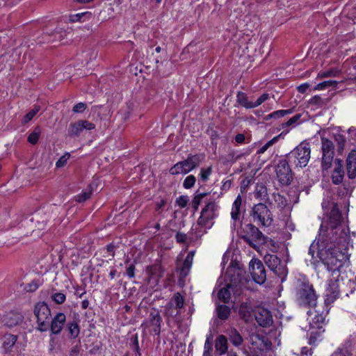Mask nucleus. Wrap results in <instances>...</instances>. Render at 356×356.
<instances>
[{
    "label": "nucleus",
    "instance_id": "12",
    "mask_svg": "<svg viewBox=\"0 0 356 356\" xmlns=\"http://www.w3.org/2000/svg\"><path fill=\"white\" fill-rule=\"evenodd\" d=\"M321 168L322 170H327L331 168L334 156V145L332 140L325 137H321Z\"/></svg>",
    "mask_w": 356,
    "mask_h": 356
},
{
    "label": "nucleus",
    "instance_id": "27",
    "mask_svg": "<svg viewBox=\"0 0 356 356\" xmlns=\"http://www.w3.org/2000/svg\"><path fill=\"white\" fill-rule=\"evenodd\" d=\"M236 101L241 106L246 109L254 108V102L250 101L247 95L243 92L239 91L237 92Z\"/></svg>",
    "mask_w": 356,
    "mask_h": 356
},
{
    "label": "nucleus",
    "instance_id": "39",
    "mask_svg": "<svg viewBox=\"0 0 356 356\" xmlns=\"http://www.w3.org/2000/svg\"><path fill=\"white\" fill-rule=\"evenodd\" d=\"M41 134V128L39 126L35 127L34 130L29 135L27 140L32 145L38 143Z\"/></svg>",
    "mask_w": 356,
    "mask_h": 356
},
{
    "label": "nucleus",
    "instance_id": "25",
    "mask_svg": "<svg viewBox=\"0 0 356 356\" xmlns=\"http://www.w3.org/2000/svg\"><path fill=\"white\" fill-rule=\"evenodd\" d=\"M254 197L260 200H266L270 205H273V202L268 198V189L263 184H257L254 192Z\"/></svg>",
    "mask_w": 356,
    "mask_h": 356
},
{
    "label": "nucleus",
    "instance_id": "19",
    "mask_svg": "<svg viewBox=\"0 0 356 356\" xmlns=\"http://www.w3.org/2000/svg\"><path fill=\"white\" fill-rule=\"evenodd\" d=\"M341 213L339 211L337 204L333 202L329 215V221L326 222L327 224V226L330 229H334L336 230L337 226L341 223Z\"/></svg>",
    "mask_w": 356,
    "mask_h": 356
},
{
    "label": "nucleus",
    "instance_id": "46",
    "mask_svg": "<svg viewBox=\"0 0 356 356\" xmlns=\"http://www.w3.org/2000/svg\"><path fill=\"white\" fill-rule=\"evenodd\" d=\"M180 314V312L178 309L173 307L172 304H169L165 309V315L168 317L175 318Z\"/></svg>",
    "mask_w": 356,
    "mask_h": 356
},
{
    "label": "nucleus",
    "instance_id": "16",
    "mask_svg": "<svg viewBox=\"0 0 356 356\" xmlns=\"http://www.w3.org/2000/svg\"><path fill=\"white\" fill-rule=\"evenodd\" d=\"M339 296V281L337 278L331 279L328 281L326 289L325 304L330 305Z\"/></svg>",
    "mask_w": 356,
    "mask_h": 356
},
{
    "label": "nucleus",
    "instance_id": "48",
    "mask_svg": "<svg viewBox=\"0 0 356 356\" xmlns=\"http://www.w3.org/2000/svg\"><path fill=\"white\" fill-rule=\"evenodd\" d=\"M339 71L337 70H329L325 72H320L318 74L317 78L323 79L325 77H332L337 76Z\"/></svg>",
    "mask_w": 356,
    "mask_h": 356
},
{
    "label": "nucleus",
    "instance_id": "26",
    "mask_svg": "<svg viewBox=\"0 0 356 356\" xmlns=\"http://www.w3.org/2000/svg\"><path fill=\"white\" fill-rule=\"evenodd\" d=\"M215 348L220 355H224L227 351V339L225 336L220 334L216 338Z\"/></svg>",
    "mask_w": 356,
    "mask_h": 356
},
{
    "label": "nucleus",
    "instance_id": "28",
    "mask_svg": "<svg viewBox=\"0 0 356 356\" xmlns=\"http://www.w3.org/2000/svg\"><path fill=\"white\" fill-rule=\"evenodd\" d=\"M252 307L248 302H243L239 307V315L245 322H248L252 317Z\"/></svg>",
    "mask_w": 356,
    "mask_h": 356
},
{
    "label": "nucleus",
    "instance_id": "36",
    "mask_svg": "<svg viewBox=\"0 0 356 356\" xmlns=\"http://www.w3.org/2000/svg\"><path fill=\"white\" fill-rule=\"evenodd\" d=\"M334 142L337 143V150L339 152H342L344 149L346 139L345 136L341 134H335L333 135Z\"/></svg>",
    "mask_w": 356,
    "mask_h": 356
},
{
    "label": "nucleus",
    "instance_id": "33",
    "mask_svg": "<svg viewBox=\"0 0 356 356\" xmlns=\"http://www.w3.org/2000/svg\"><path fill=\"white\" fill-rule=\"evenodd\" d=\"M293 112V108H290V109H287V110H278V111H274V112L267 115L264 118V120H269L272 118L278 119V118H282L286 115L291 114Z\"/></svg>",
    "mask_w": 356,
    "mask_h": 356
},
{
    "label": "nucleus",
    "instance_id": "1",
    "mask_svg": "<svg viewBox=\"0 0 356 356\" xmlns=\"http://www.w3.org/2000/svg\"><path fill=\"white\" fill-rule=\"evenodd\" d=\"M318 256L329 271H332L333 274H337V277L339 276V269L348 259L347 255L339 251L338 248L331 251L321 250L318 253Z\"/></svg>",
    "mask_w": 356,
    "mask_h": 356
},
{
    "label": "nucleus",
    "instance_id": "43",
    "mask_svg": "<svg viewBox=\"0 0 356 356\" xmlns=\"http://www.w3.org/2000/svg\"><path fill=\"white\" fill-rule=\"evenodd\" d=\"M282 134H280L277 136H275L274 138H273L271 140H270L269 141H268L265 145H264L262 147H261L258 150H257V154H263L264 153L270 146H272L273 144H275V143H277L280 138V137L281 136Z\"/></svg>",
    "mask_w": 356,
    "mask_h": 356
},
{
    "label": "nucleus",
    "instance_id": "9",
    "mask_svg": "<svg viewBox=\"0 0 356 356\" xmlns=\"http://www.w3.org/2000/svg\"><path fill=\"white\" fill-rule=\"evenodd\" d=\"M203 157L199 154H190L188 158L179 161L170 169V173L172 175L179 174H187L194 168L200 165Z\"/></svg>",
    "mask_w": 356,
    "mask_h": 356
},
{
    "label": "nucleus",
    "instance_id": "7",
    "mask_svg": "<svg viewBox=\"0 0 356 356\" xmlns=\"http://www.w3.org/2000/svg\"><path fill=\"white\" fill-rule=\"evenodd\" d=\"M290 161L285 156H281L277 162L275 164V172L277 181L284 186H289L291 184L293 178V173L289 165Z\"/></svg>",
    "mask_w": 356,
    "mask_h": 356
},
{
    "label": "nucleus",
    "instance_id": "30",
    "mask_svg": "<svg viewBox=\"0 0 356 356\" xmlns=\"http://www.w3.org/2000/svg\"><path fill=\"white\" fill-rule=\"evenodd\" d=\"M351 351V343L349 340L346 341L342 346L337 348L331 356H348Z\"/></svg>",
    "mask_w": 356,
    "mask_h": 356
},
{
    "label": "nucleus",
    "instance_id": "38",
    "mask_svg": "<svg viewBox=\"0 0 356 356\" xmlns=\"http://www.w3.org/2000/svg\"><path fill=\"white\" fill-rule=\"evenodd\" d=\"M338 81L333 80L325 81L318 83L314 87V90H321L329 88H336L338 85Z\"/></svg>",
    "mask_w": 356,
    "mask_h": 356
},
{
    "label": "nucleus",
    "instance_id": "8",
    "mask_svg": "<svg viewBox=\"0 0 356 356\" xmlns=\"http://www.w3.org/2000/svg\"><path fill=\"white\" fill-rule=\"evenodd\" d=\"M247 281V279L245 277H242L238 271L236 273H234L231 276L230 282L227 284V287H223L218 291V298L225 303L228 302L231 297L229 288L236 289V291L242 290L246 287L245 284Z\"/></svg>",
    "mask_w": 356,
    "mask_h": 356
},
{
    "label": "nucleus",
    "instance_id": "10",
    "mask_svg": "<svg viewBox=\"0 0 356 356\" xmlns=\"http://www.w3.org/2000/svg\"><path fill=\"white\" fill-rule=\"evenodd\" d=\"M34 314L37 318L38 330L45 332L49 329L51 311L47 304L44 302L37 303L34 308Z\"/></svg>",
    "mask_w": 356,
    "mask_h": 356
},
{
    "label": "nucleus",
    "instance_id": "49",
    "mask_svg": "<svg viewBox=\"0 0 356 356\" xmlns=\"http://www.w3.org/2000/svg\"><path fill=\"white\" fill-rule=\"evenodd\" d=\"M211 172L212 168L211 166L207 168H201L200 175L202 181L204 182L207 181L209 179Z\"/></svg>",
    "mask_w": 356,
    "mask_h": 356
},
{
    "label": "nucleus",
    "instance_id": "29",
    "mask_svg": "<svg viewBox=\"0 0 356 356\" xmlns=\"http://www.w3.org/2000/svg\"><path fill=\"white\" fill-rule=\"evenodd\" d=\"M209 228L205 226L198 225V220L197 225L191 228V241L197 240L200 238L206 232Z\"/></svg>",
    "mask_w": 356,
    "mask_h": 356
},
{
    "label": "nucleus",
    "instance_id": "15",
    "mask_svg": "<svg viewBox=\"0 0 356 356\" xmlns=\"http://www.w3.org/2000/svg\"><path fill=\"white\" fill-rule=\"evenodd\" d=\"M95 127V124L87 120H79L74 123H70L68 129V135L70 137H77L84 130H92Z\"/></svg>",
    "mask_w": 356,
    "mask_h": 356
},
{
    "label": "nucleus",
    "instance_id": "4",
    "mask_svg": "<svg viewBox=\"0 0 356 356\" xmlns=\"http://www.w3.org/2000/svg\"><path fill=\"white\" fill-rule=\"evenodd\" d=\"M241 238L254 250L259 248L260 245L266 243V237L257 227L252 223L241 227Z\"/></svg>",
    "mask_w": 356,
    "mask_h": 356
},
{
    "label": "nucleus",
    "instance_id": "59",
    "mask_svg": "<svg viewBox=\"0 0 356 356\" xmlns=\"http://www.w3.org/2000/svg\"><path fill=\"white\" fill-rule=\"evenodd\" d=\"M35 115H33V112H31V111H30L26 115H24L23 120H22V123L23 124L28 123L33 118V117Z\"/></svg>",
    "mask_w": 356,
    "mask_h": 356
},
{
    "label": "nucleus",
    "instance_id": "13",
    "mask_svg": "<svg viewBox=\"0 0 356 356\" xmlns=\"http://www.w3.org/2000/svg\"><path fill=\"white\" fill-rule=\"evenodd\" d=\"M218 205L215 202H208L201 211V215L198 218V225L211 228L213 224V219L216 217V212Z\"/></svg>",
    "mask_w": 356,
    "mask_h": 356
},
{
    "label": "nucleus",
    "instance_id": "52",
    "mask_svg": "<svg viewBox=\"0 0 356 356\" xmlns=\"http://www.w3.org/2000/svg\"><path fill=\"white\" fill-rule=\"evenodd\" d=\"M188 202V197L186 195H181L176 200V203L180 208H184L187 206Z\"/></svg>",
    "mask_w": 356,
    "mask_h": 356
},
{
    "label": "nucleus",
    "instance_id": "64",
    "mask_svg": "<svg viewBox=\"0 0 356 356\" xmlns=\"http://www.w3.org/2000/svg\"><path fill=\"white\" fill-rule=\"evenodd\" d=\"M300 355L302 356H309L312 355L311 349L305 346L301 348Z\"/></svg>",
    "mask_w": 356,
    "mask_h": 356
},
{
    "label": "nucleus",
    "instance_id": "60",
    "mask_svg": "<svg viewBox=\"0 0 356 356\" xmlns=\"http://www.w3.org/2000/svg\"><path fill=\"white\" fill-rule=\"evenodd\" d=\"M320 335L317 332H312L309 337V343H314L319 338Z\"/></svg>",
    "mask_w": 356,
    "mask_h": 356
},
{
    "label": "nucleus",
    "instance_id": "37",
    "mask_svg": "<svg viewBox=\"0 0 356 356\" xmlns=\"http://www.w3.org/2000/svg\"><path fill=\"white\" fill-rule=\"evenodd\" d=\"M316 314L313 318V323L316 325V327L321 328V325H323L325 323V316L328 313V310H327L325 313H324L323 311L321 313H320L319 310H316Z\"/></svg>",
    "mask_w": 356,
    "mask_h": 356
},
{
    "label": "nucleus",
    "instance_id": "35",
    "mask_svg": "<svg viewBox=\"0 0 356 356\" xmlns=\"http://www.w3.org/2000/svg\"><path fill=\"white\" fill-rule=\"evenodd\" d=\"M273 199L275 202V206L281 210L284 209L287 205L286 199L284 196L280 195V193H274L273 194Z\"/></svg>",
    "mask_w": 356,
    "mask_h": 356
},
{
    "label": "nucleus",
    "instance_id": "3",
    "mask_svg": "<svg viewBox=\"0 0 356 356\" xmlns=\"http://www.w3.org/2000/svg\"><path fill=\"white\" fill-rule=\"evenodd\" d=\"M285 156L296 168H303L307 165L311 158L310 145L305 141L302 142Z\"/></svg>",
    "mask_w": 356,
    "mask_h": 356
},
{
    "label": "nucleus",
    "instance_id": "20",
    "mask_svg": "<svg viewBox=\"0 0 356 356\" xmlns=\"http://www.w3.org/2000/svg\"><path fill=\"white\" fill-rule=\"evenodd\" d=\"M348 177L353 179L356 177V150L352 149L346 160Z\"/></svg>",
    "mask_w": 356,
    "mask_h": 356
},
{
    "label": "nucleus",
    "instance_id": "32",
    "mask_svg": "<svg viewBox=\"0 0 356 356\" xmlns=\"http://www.w3.org/2000/svg\"><path fill=\"white\" fill-rule=\"evenodd\" d=\"M230 308L227 305H220L216 307L217 316L220 320H227L230 316Z\"/></svg>",
    "mask_w": 356,
    "mask_h": 356
},
{
    "label": "nucleus",
    "instance_id": "47",
    "mask_svg": "<svg viewBox=\"0 0 356 356\" xmlns=\"http://www.w3.org/2000/svg\"><path fill=\"white\" fill-rule=\"evenodd\" d=\"M196 181V178L194 175H188L186 177V179L184 181L183 186L186 188L189 189L194 186Z\"/></svg>",
    "mask_w": 356,
    "mask_h": 356
},
{
    "label": "nucleus",
    "instance_id": "44",
    "mask_svg": "<svg viewBox=\"0 0 356 356\" xmlns=\"http://www.w3.org/2000/svg\"><path fill=\"white\" fill-rule=\"evenodd\" d=\"M172 300L175 303V309H180L184 307V299L180 293H175L172 297Z\"/></svg>",
    "mask_w": 356,
    "mask_h": 356
},
{
    "label": "nucleus",
    "instance_id": "17",
    "mask_svg": "<svg viewBox=\"0 0 356 356\" xmlns=\"http://www.w3.org/2000/svg\"><path fill=\"white\" fill-rule=\"evenodd\" d=\"M255 320L261 327H268L273 323V316L269 310L259 307L254 314Z\"/></svg>",
    "mask_w": 356,
    "mask_h": 356
},
{
    "label": "nucleus",
    "instance_id": "24",
    "mask_svg": "<svg viewBox=\"0 0 356 356\" xmlns=\"http://www.w3.org/2000/svg\"><path fill=\"white\" fill-rule=\"evenodd\" d=\"M241 205H242V197L240 195H238L232 204V211H231V218L234 221V222L239 221L241 219Z\"/></svg>",
    "mask_w": 356,
    "mask_h": 356
},
{
    "label": "nucleus",
    "instance_id": "62",
    "mask_svg": "<svg viewBox=\"0 0 356 356\" xmlns=\"http://www.w3.org/2000/svg\"><path fill=\"white\" fill-rule=\"evenodd\" d=\"M309 84L307 83H302V84L300 85L299 86H298L297 89L299 92L304 93L309 88Z\"/></svg>",
    "mask_w": 356,
    "mask_h": 356
},
{
    "label": "nucleus",
    "instance_id": "40",
    "mask_svg": "<svg viewBox=\"0 0 356 356\" xmlns=\"http://www.w3.org/2000/svg\"><path fill=\"white\" fill-rule=\"evenodd\" d=\"M193 264V261L189 259H185L184 262L182 263L181 267L179 269L180 275L183 277H186L191 270V266Z\"/></svg>",
    "mask_w": 356,
    "mask_h": 356
},
{
    "label": "nucleus",
    "instance_id": "34",
    "mask_svg": "<svg viewBox=\"0 0 356 356\" xmlns=\"http://www.w3.org/2000/svg\"><path fill=\"white\" fill-rule=\"evenodd\" d=\"M230 341L235 346H238L243 343V338L239 332L236 329H232L229 334Z\"/></svg>",
    "mask_w": 356,
    "mask_h": 356
},
{
    "label": "nucleus",
    "instance_id": "56",
    "mask_svg": "<svg viewBox=\"0 0 356 356\" xmlns=\"http://www.w3.org/2000/svg\"><path fill=\"white\" fill-rule=\"evenodd\" d=\"M269 99V94L264 93L255 102H253L254 108H256Z\"/></svg>",
    "mask_w": 356,
    "mask_h": 356
},
{
    "label": "nucleus",
    "instance_id": "6",
    "mask_svg": "<svg viewBox=\"0 0 356 356\" xmlns=\"http://www.w3.org/2000/svg\"><path fill=\"white\" fill-rule=\"evenodd\" d=\"M250 216L259 227H268L273 221L272 212L264 203L254 204L250 212Z\"/></svg>",
    "mask_w": 356,
    "mask_h": 356
},
{
    "label": "nucleus",
    "instance_id": "58",
    "mask_svg": "<svg viewBox=\"0 0 356 356\" xmlns=\"http://www.w3.org/2000/svg\"><path fill=\"white\" fill-rule=\"evenodd\" d=\"M135 270L136 267L134 264H131L126 269V275L129 278H134L135 277Z\"/></svg>",
    "mask_w": 356,
    "mask_h": 356
},
{
    "label": "nucleus",
    "instance_id": "54",
    "mask_svg": "<svg viewBox=\"0 0 356 356\" xmlns=\"http://www.w3.org/2000/svg\"><path fill=\"white\" fill-rule=\"evenodd\" d=\"M87 108V105L85 103L79 102L75 104L72 108V111L76 113H83Z\"/></svg>",
    "mask_w": 356,
    "mask_h": 356
},
{
    "label": "nucleus",
    "instance_id": "42",
    "mask_svg": "<svg viewBox=\"0 0 356 356\" xmlns=\"http://www.w3.org/2000/svg\"><path fill=\"white\" fill-rule=\"evenodd\" d=\"M207 193H197L195 195L191 202L192 207L194 209L195 211H197L198 209V207L200 204L202 199L207 195Z\"/></svg>",
    "mask_w": 356,
    "mask_h": 356
},
{
    "label": "nucleus",
    "instance_id": "53",
    "mask_svg": "<svg viewBox=\"0 0 356 356\" xmlns=\"http://www.w3.org/2000/svg\"><path fill=\"white\" fill-rule=\"evenodd\" d=\"M52 300L57 304H62L65 300V296L63 293H56L52 296Z\"/></svg>",
    "mask_w": 356,
    "mask_h": 356
},
{
    "label": "nucleus",
    "instance_id": "51",
    "mask_svg": "<svg viewBox=\"0 0 356 356\" xmlns=\"http://www.w3.org/2000/svg\"><path fill=\"white\" fill-rule=\"evenodd\" d=\"M131 348L132 349L136 351L138 355L139 356L140 355V348H139V344H138V335L137 334H134L131 336Z\"/></svg>",
    "mask_w": 356,
    "mask_h": 356
},
{
    "label": "nucleus",
    "instance_id": "5",
    "mask_svg": "<svg viewBox=\"0 0 356 356\" xmlns=\"http://www.w3.org/2000/svg\"><path fill=\"white\" fill-rule=\"evenodd\" d=\"M296 298L301 306L315 307L318 296L312 284L308 282H301L298 285Z\"/></svg>",
    "mask_w": 356,
    "mask_h": 356
},
{
    "label": "nucleus",
    "instance_id": "23",
    "mask_svg": "<svg viewBox=\"0 0 356 356\" xmlns=\"http://www.w3.org/2000/svg\"><path fill=\"white\" fill-rule=\"evenodd\" d=\"M149 325L153 327L152 331L156 335H160L161 333V325L162 322L161 316L159 312H152L149 317Z\"/></svg>",
    "mask_w": 356,
    "mask_h": 356
},
{
    "label": "nucleus",
    "instance_id": "63",
    "mask_svg": "<svg viewBox=\"0 0 356 356\" xmlns=\"http://www.w3.org/2000/svg\"><path fill=\"white\" fill-rule=\"evenodd\" d=\"M245 136L243 134H238L235 136V141L237 143H240V144L243 143L245 142Z\"/></svg>",
    "mask_w": 356,
    "mask_h": 356
},
{
    "label": "nucleus",
    "instance_id": "55",
    "mask_svg": "<svg viewBox=\"0 0 356 356\" xmlns=\"http://www.w3.org/2000/svg\"><path fill=\"white\" fill-rule=\"evenodd\" d=\"M300 117H301L300 114L295 115L291 118H290L286 122L282 123V127L284 128V127H289V126L294 124L300 120Z\"/></svg>",
    "mask_w": 356,
    "mask_h": 356
},
{
    "label": "nucleus",
    "instance_id": "50",
    "mask_svg": "<svg viewBox=\"0 0 356 356\" xmlns=\"http://www.w3.org/2000/svg\"><path fill=\"white\" fill-rule=\"evenodd\" d=\"M70 153H65L64 155L60 156L59 159L56 163V168H62L65 166L67 163V160L70 159Z\"/></svg>",
    "mask_w": 356,
    "mask_h": 356
},
{
    "label": "nucleus",
    "instance_id": "22",
    "mask_svg": "<svg viewBox=\"0 0 356 356\" xmlns=\"http://www.w3.org/2000/svg\"><path fill=\"white\" fill-rule=\"evenodd\" d=\"M344 177V170L343 162L341 159L335 160V167L331 175V179L334 184L339 185L343 182Z\"/></svg>",
    "mask_w": 356,
    "mask_h": 356
},
{
    "label": "nucleus",
    "instance_id": "2",
    "mask_svg": "<svg viewBox=\"0 0 356 356\" xmlns=\"http://www.w3.org/2000/svg\"><path fill=\"white\" fill-rule=\"evenodd\" d=\"M317 241V250L318 253L321 250L331 251L337 248L338 242V236L337 231L334 229H330L324 222L322 223Z\"/></svg>",
    "mask_w": 356,
    "mask_h": 356
},
{
    "label": "nucleus",
    "instance_id": "11",
    "mask_svg": "<svg viewBox=\"0 0 356 356\" xmlns=\"http://www.w3.org/2000/svg\"><path fill=\"white\" fill-rule=\"evenodd\" d=\"M266 265L274 273L275 275L280 277L283 282L287 275V268L281 259L273 254H266L264 258Z\"/></svg>",
    "mask_w": 356,
    "mask_h": 356
},
{
    "label": "nucleus",
    "instance_id": "31",
    "mask_svg": "<svg viewBox=\"0 0 356 356\" xmlns=\"http://www.w3.org/2000/svg\"><path fill=\"white\" fill-rule=\"evenodd\" d=\"M67 330L69 332V337L71 339L76 338L80 332V329L78 323L75 321H68L66 324Z\"/></svg>",
    "mask_w": 356,
    "mask_h": 356
},
{
    "label": "nucleus",
    "instance_id": "57",
    "mask_svg": "<svg viewBox=\"0 0 356 356\" xmlns=\"http://www.w3.org/2000/svg\"><path fill=\"white\" fill-rule=\"evenodd\" d=\"M213 334L210 332V333L209 334L207 335V339H206V341L204 343V350H211L212 349V343H211V341L213 340Z\"/></svg>",
    "mask_w": 356,
    "mask_h": 356
},
{
    "label": "nucleus",
    "instance_id": "41",
    "mask_svg": "<svg viewBox=\"0 0 356 356\" xmlns=\"http://www.w3.org/2000/svg\"><path fill=\"white\" fill-rule=\"evenodd\" d=\"M92 191L90 188L82 191L81 193L75 196V200L77 202L82 203L89 200L91 197Z\"/></svg>",
    "mask_w": 356,
    "mask_h": 356
},
{
    "label": "nucleus",
    "instance_id": "18",
    "mask_svg": "<svg viewBox=\"0 0 356 356\" xmlns=\"http://www.w3.org/2000/svg\"><path fill=\"white\" fill-rule=\"evenodd\" d=\"M24 320L23 315L18 312L10 311L2 318V322L8 327H13L22 323Z\"/></svg>",
    "mask_w": 356,
    "mask_h": 356
},
{
    "label": "nucleus",
    "instance_id": "14",
    "mask_svg": "<svg viewBox=\"0 0 356 356\" xmlns=\"http://www.w3.org/2000/svg\"><path fill=\"white\" fill-rule=\"evenodd\" d=\"M249 270L253 280L262 284L266 280V272L263 263L258 259H252L249 264Z\"/></svg>",
    "mask_w": 356,
    "mask_h": 356
},
{
    "label": "nucleus",
    "instance_id": "21",
    "mask_svg": "<svg viewBox=\"0 0 356 356\" xmlns=\"http://www.w3.org/2000/svg\"><path fill=\"white\" fill-rule=\"evenodd\" d=\"M66 322V316L63 313H58L51 321L50 329L54 334H58L62 331Z\"/></svg>",
    "mask_w": 356,
    "mask_h": 356
},
{
    "label": "nucleus",
    "instance_id": "45",
    "mask_svg": "<svg viewBox=\"0 0 356 356\" xmlns=\"http://www.w3.org/2000/svg\"><path fill=\"white\" fill-rule=\"evenodd\" d=\"M175 237L177 243L180 244H186L188 241H191V237H188L187 234L181 232H177Z\"/></svg>",
    "mask_w": 356,
    "mask_h": 356
},
{
    "label": "nucleus",
    "instance_id": "61",
    "mask_svg": "<svg viewBox=\"0 0 356 356\" xmlns=\"http://www.w3.org/2000/svg\"><path fill=\"white\" fill-rule=\"evenodd\" d=\"M80 351V346L79 345H76L73 346L70 351V356H78Z\"/></svg>",
    "mask_w": 356,
    "mask_h": 356
}]
</instances>
